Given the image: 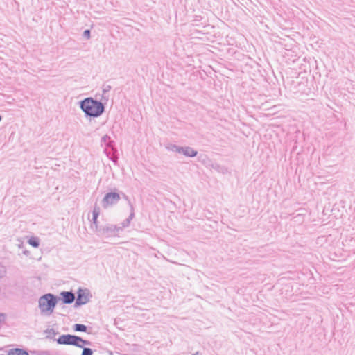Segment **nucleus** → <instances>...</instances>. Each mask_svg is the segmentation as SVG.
Returning <instances> with one entry per match:
<instances>
[{
    "label": "nucleus",
    "instance_id": "dca6fc26",
    "mask_svg": "<svg viewBox=\"0 0 355 355\" xmlns=\"http://www.w3.org/2000/svg\"><path fill=\"white\" fill-rule=\"evenodd\" d=\"M323 90L325 92L326 95L328 96L329 94L330 96L332 95L331 94V83L326 82L323 86Z\"/></svg>",
    "mask_w": 355,
    "mask_h": 355
},
{
    "label": "nucleus",
    "instance_id": "0eeeda50",
    "mask_svg": "<svg viewBox=\"0 0 355 355\" xmlns=\"http://www.w3.org/2000/svg\"><path fill=\"white\" fill-rule=\"evenodd\" d=\"M60 300L63 304H69L76 300L75 294L72 291H62L60 294ZM60 300V298H58Z\"/></svg>",
    "mask_w": 355,
    "mask_h": 355
},
{
    "label": "nucleus",
    "instance_id": "39448f33",
    "mask_svg": "<svg viewBox=\"0 0 355 355\" xmlns=\"http://www.w3.org/2000/svg\"><path fill=\"white\" fill-rule=\"evenodd\" d=\"M92 294L89 289L79 288L77 291V297L74 304V307L77 308L84 305L89 302Z\"/></svg>",
    "mask_w": 355,
    "mask_h": 355
},
{
    "label": "nucleus",
    "instance_id": "393cba45",
    "mask_svg": "<svg viewBox=\"0 0 355 355\" xmlns=\"http://www.w3.org/2000/svg\"><path fill=\"white\" fill-rule=\"evenodd\" d=\"M124 199H126L128 202H129L130 200H128V196L125 194H123Z\"/></svg>",
    "mask_w": 355,
    "mask_h": 355
},
{
    "label": "nucleus",
    "instance_id": "2eb2a0df",
    "mask_svg": "<svg viewBox=\"0 0 355 355\" xmlns=\"http://www.w3.org/2000/svg\"><path fill=\"white\" fill-rule=\"evenodd\" d=\"M28 242L31 246L34 248H37L40 245V239L37 237L32 236L29 239Z\"/></svg>",
    "mask_w": 355,
    "mask_h": 355
},
{
    "label": "nucleus",
    "instance_id": "6e6552de",
    "mask_svg": "<svg viewBox=\"0 0 355 355\" xmlns=\"http://www.w3.org/2000/svg\"><path fill=\"white\" fill-rule=\"evenodd\" d=\"M336 128L343 132L345 131L346 122L343 118L341 113H338V114H334V128Z\"/></svg>",
    "mask_w": 355,
    "mask_h": 355
},
{
    "label": "nucleus",
    "instance_id": "4468645a",
    "mask_svg": "<svg viewBox=\"0 0 355 355\" xmlns=\"http://www.w3.org/2000/svg\"><path fill=\"white\" fill-rule=\"evenodd\" d=\"M73 329L75 331L86 332L87 327L83 324H75L73 326Z\"/></svg>",
    "mask_w": 355,
    "mask_h": 355
},
{
    "label": "nucleus",
    "instance_id": "a878e982",
    "mask_svg": "<svg viewBox=\"0 0 355 355\" xmlns=\"http://www.w3.org/2000/svg\"><path fill=\"white\" fill-rule=\"evenodd\" d=\"M201 157H202V155H201V156H200V157H199V159H200ZM203 157L207 158L206 155H203Z\"/></svg>",
    "mask_w": 355,
    "mask_h": 355
},
{
    "label": "nucleus",
    "instance_id": "f8f14e48",
    "mask_svg": "<svg viewBox=\"0 0 355 355\" xmlns=\"http://www.w3.org/2000/svg\"><path fill=\"white\" fill-rule=\"evenodd\" d=\"M114 141L113 140H112L110 137L108 136L107 135H104L101 139V145L104 144L107 148H114Z\"/></svg>",
    "mask_w": 355,
    "mask_h": 355
},
{
    "label": "nucleus",
    "instance_id": "412c9836",
    "mask_svg": "<svg viewBox=\"0 0 355 355\" xmlns=\"http://www.w3.org/2000/svg\"><path fill=\"white\" fill-rule=\"evenodd\" d=\"M80 344L83 345V349L84 348L83 345H91L92 343L89 340H84L81 338V340H80Z\"/></svg>",
    "mask_w": 355,
    "mask_h": 355
},
{
    "label": "nucleus",
    "instance_id": "f257e3e1",
    "mask_svg": "<svg viewBox=\"0 0 355 355\" xmlns=\"http://www.w3.org/2000/svg\"><path fill=\"white\" fill-rule=\"evenodd\" d=\"M78 104L86 118H97L105 112L104 104L92 97H87L80 101Z\"/></svg>",
    "mask_w": 355,
    "mask_h": 355
},
{
    "label": "nucleus",
    "instance_id": "ddd939ff",
    "mask_svg": "<svg viewBox=\"0 0 355 355\" xmlns=\"http://www.w3.org/2000/svg\"><path fill=\"white\" fill-rule=\"evenodd\" d=\"M8 355H28V353L24 349L20 348H14L8 352Z\"/></svg>",
    "mask_w": 355,
    "mask_h": 355
},
{
    "label": "nucleus",
    "instance_id": "6ab92c4d",
    "mask_svg": "<svg viewBox=\"0 0 355 355\" xmlns=\"http://www.w3.org/2000/svg\"><path fill=\"white\" fill-rule=\"evenodd\" d=\"M81 355H93V350L89 347H84Z\"/></svg>",
    "mask_w": 355,
    "mask_h": 355
},
{
    "label": "nucleus",
    "instance_id": "f3484780",
    "mask_svg": "<svg viewBox=\"0 0 355 355\" xmlns=\"http://www.w3.org/2000/svg\"><path fill=\"white\" fill-rule=\"evenodd\" d=\"M46 332L48 334L47 338L50 339H55V336L58 334L53 329H49Z\"/></svg>",
    "mask_w": 355,
    "mask_h": 355
},
{
    "label": "nucleus",
    "instance_id": "20e7f679",
    "mask_svg": "<svg viewBox=\"0 0 355 355\" xmlns=\"http://www.w3.org/2000/svg\"><path fill=\"white\" fill-rule=\"evenodd\" d=\"M166 148L170 151L182 154L188 157H194L198 155V151L189 146L182 147L175 144H170L166 146Z\"/></svg>",
    "mask_w": 355,
    "mask_h": 355
},
{
    "label": "nucleus",
    "instance_id": "5701e85b",
    "mask_svg": "<svg viewBox=\"0 0 355 355\" xmlns=\"http://www.w3.org/2000/svg\"><path fill=\"white\" fill-rule=\"evenodd\" d=\"M6 272L5 268L3 266L0 265V278L2 277Z\"/></svg>",
    "mask_w": 355,
    "mask_h": 355
},
{
    "label": "nucleus",
    "instance_id": "9b49d317",
    "mask_svg": "<svg viewBox=\"0 0 355 355\" xmlns=\"http://www.w3.org/2000/svg\"><path fill=\"white\" fill-rule=\"evenodd\" d=\"M100 212H101L100 207L96 204H95L94 207V209L92 211V227H93V226H94L96 230H98V217L99 216Z\"/></svg>",
    "mask_w": 355,
    "mask_h": 355
},
{
    "label": "nucleus",
    "instance_id": "bb28decb",
    "mask_svg": "<svg viewBox=\"0 0 355 355\" xmlns=\"http://www.w3.org/2000/svg\"><path fill=\"white\" fill-rule=\"evenodd\" d=\"M192 355H196V354H192Z\"/></svg>",
    "mask_w": 355,
    "mask_h": 355
},
{
    "label": "nucleus",
    "instance_id": "aec40b11",
    "mask_svg": "<svg viewBox=\"0 0 355 355\" xmlns=\"http://www.w3.org/2000/svg\"><path fill=\"white\" fill-rule=\"evenodd\" d=\"M83 37L86 38L87 40H89L91 37V31L89 29H86L84 31L83 33Z\"/></svg>",
    "mask_w": 355,
    "mask_h": 355
},
{
    "label": "nucleus",
    "instance_id": "f03ea898",
    "mask_svg": "<svg viewBox=\"0 0 355 355\" xmlns=\"http://www.w3.org/2000/svg\"><path fill=\"white\" fill-rule=\"evenodd\" d=\"M58 301V297L51 293H47L39 299V307L42 313H46L50 315L53 313V309Z\"/></svg>",
    "mask_w": 355,
    "mask_h": 355
},
{
    "label": "nucleus",
    "instance_id": "1a4fd4ad",
    "mask_svg": "<svg viewBox=\"0 0 355 355\" xmlns=\"http://www.w3.org/2000/svg\"><path fill=\"white\" fill-rule=\"evenodd\" d=\"M102 234H107V235H112L114 232H119V228L116 225H107L103 227H101L98 230Z\"/></svg>",
    "mask_w": 355,
    "mask_h": 355
},
{
    "label": "nucleus",
    "instance_id": "423d86ee",
    "mask_svg": "<svg viewBox=\"0 0 355 355\" xmlns=\"http://www.w3.org/2000/svg\"><path fill=\"white\" fill-rule=\"evenodd\" d=\"M120 195L116 192L107 193L101 201L102 206L104 209L115 205L120 200Z\"/></svg>",
    "mask_w": 355,
    "mask_h": 355
},
{
    "label": "nucleus",
    "instance_id": "a211bd4d",
    "mask_svg": "<svg viewBox=\"0 0 355 355\" xmlns=\"http://www.w3.org/2000/svg\"><path fill=\"white\" fill-rule=\"evenodd\" d=\"M104 152L106 154V155L107 156V157L110 160H112L113 162L116 163L117 162L118 157L115 154H113V155H110V153L107 151V149H105Z\"/></svg>",
    "mask_w": 355,
    "mask_h": 355
},
{
    "label": "nucleus",
    "instance_id": "9d476101",
    "mask_svg": "<svg viewBox=\"0 0 355 355\" xmlns=\"http://www.w3.org/2000/svg\"><path fill=\"white\" fill-rule=\"evenodd\" d=\"M129 206L130 208V216H128V218H126L125 220H123L121 223V226H118V228H119V230H122L123 228L128 227L130 225L131 220L135 217L134 207L132 205V203L130 202V201H129Z\"/></svg>",
    "mask_w": 355,
    "mask_h": 355
},
{
    "label": "nucleus",
    "instance_id": "4be33fe9",
    "mask_svg": "<svg viewBox=\"0 0 355 355\" xmlns=\"http://www.w3.org/2000/svg\"><path fill=\"white\" fill-rule=\"evenodd\" d=\"M110 85H104L103 88V96H104L107 92H108L111 89Z\"/></svg>",
    "mask_w": 355,
    "mask_h": 355
},
{
    "label": "nucleus",
    "instance_id": "b1692460",
    "mask_svg": "<svg viewBox=\"0 0 355 355\" xmlns=\"http://www.w3.org/2000/svg\"><path fill=\"white\" fill-rule=\"evenodd\" d=\"M343 216V214H340V215L336 214L334 213V218L341 217Z\"/></svg>",
    "mask_w": 355,
    "mask_h": 355
},
{
    "label": "nucleus",
    "instance_id": "7ed1b4c3",
    "mask_svg": "<svg viewBox=\"0 0 355 355\" xmlns=\"http://www.w3.org/2000/svg\"><path fill=\"white\" fill-rule=\"evenodd\" d=\"M80 340H81V337L72 334H63L56 339L58 344L60 345H73L77 347H83V345L80 344Z\"/></svg>",
    "mask_w": 355,
    "mask_h": 355
}]
</instances>
